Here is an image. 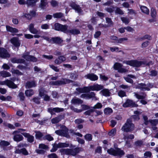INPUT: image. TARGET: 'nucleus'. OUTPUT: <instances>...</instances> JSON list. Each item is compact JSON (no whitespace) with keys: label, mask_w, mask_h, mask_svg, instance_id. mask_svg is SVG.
Segmentation results:
<instances>
[{"label":"nucleus","mask_w":158,"mask_h":158,"mask_svg":"<svg viewBox=\"0 0 158 158\" xmlns=\"http://www.w3.org/2000/svg\"><path fill=\"white\" fill-rule=\"evenodd\" d=\"M103 86L98 84H94L89 87H84L83 88H77L76 89V93L78 94L81 93L88 92L90 90L99 91L103 88Z\"/></svg>","instance_id":"f257e3e1"},{"label":"nucleus","mask_w":158,"mask_h":158,"mask_svg":"<svg viewBox=\"0 0 158 158\" xmlns=\"http://www.w3.org/2000/svg\"><path fill=\"white\" fill-rule=\"evenodd\" d=\"M134 127V125L132 123L131 120L127 119V122L122 127V130L124 132H129L133 130Z\"/></svg>","instance_id":"f03ea898"},{"label":"nucleus","mask_w":158,"mask_h":158,"mask_svg":"<svg viewBox=\"0 0 158 158\" xmlns=\"http://www.w3.org/2000/svg\"><path fill=\"white\" fill-rule=\"evenodd\" d=\"M60 130H57L55 131V133L57 135L64 136L66 138L69 137L68 133V129L64 126H62L60 127Z\"/></svg>","instance_id":"7ed1b4c3"},{"label":"nucleus","mask_w":158,"mask_h":158,"mask_svg":"<svg viewBox=\"0 0 158 158\" xmlns=\"http://www.w3.org/2000/svg\"><path fill=\"white\" fill-rule=\"evenodd\" d=\"M80 150L79 148H76L73 150L69 149H62L60 151L62 154L66 155H71L73 156L75 155Z\"/></svg>","instance_id":"20e7f679"},{"label":"nucleus","mask_w":158,"mask_h":158,"mask_svg":"<svg viewBox=\"0 0 158 158\" xmlns=\"http://www.w3.org/2000/svg\"><path fill=\"white\" fill-rule=\"evenodd\" d=\"M27 145L25 143H20L16 147L15 153H22L24 155H28V153L25 148H21L23 147H26Z\"/></svg>","instance_id":"39448f33"},{"label":"nucleus","mask_w":158,"mask_h":158,"mask_svg":"<svg viewBox=\"0 0 158 158\" xmlns=\"http://www.w3.org/2000/svg\"><path fill=\"white\" fill-rule=\"evenodd\" d=\"M109 154L114 156H122L124 154L123 151L121 150L118 148H111L107 150Z\"/></svg>","instance_id":"423d86ee"},{"label":"nucleus","mask_w":158,"mask_h":158,"mask_svg":"<svg viewBox=\"0 0 158 158\" xmlns=\"http://www.w3.org/2000/svg\"><path fill=\"white\" fill-rule=\"evenodd\" d=\"M123 63L133 67H140L143 64L141 61L136 60H125L123 62Z\"/></svg>","instance_id":"0eeeda50"},{"label":"nucleus","mask_w":158,"mask_h":158,"mask_svg":"<svg viewBox=\"0 0 158 158\" xmlns=\"http://www.w3.org/2000/svg\"><path fill=\"white\" fill-rule=\"evenodd\" d=\"M68 147H73V145L72 144H70V145L69 144L66 143H60L58 144L55 143L53 146L51 150V152H54L57 150L58 148H65Z\"/></svg>","instance_id":"6e6552de"},{"label":"nucleus","mask_w":158,"mask_h":158,"mask_svg":"<svg viewBox=\"0 0 158 158\" xmlns=\"http://www.w3.org/2000/svg\"><path fill=\"white\" fill-rule=\"evenodd\" d=\"M42 37L44 39L51 43H57L59 44L61 43L62 41V39L59 37L52 38H49L47 36H44Z\"/></svg>","instance_id":"1a4fd4ad"},{"label":"nucleus","mask_w":158,"mask_h":158,"mask_svg":"<svg viewBox=\"0 0 158 158\" xmlns=\"http://www.w3.org/2000/svg\"><path fill=\"white\" fill-rule=\"evenodd\" d=\"M123 65L118 63H115L113 66L114 69L118 70L119 73H126L128 70L122 67Z\"/></svg>","instance_id":"9d476101"},{"label":"nucleus","mask_w":158,"mask_h":158,"mask_svg":"<svg viewBox=\"0 0 158 158\" xmlns=\"http://www.w3.org/2000/svg\"><path fill=\"white\" fill-rule=\"evenodd\" d=\"M0 85H6L9 87L12 88H15L17 87V85L13 82L8 80H6L5 81H0Z\"/></svg>","instance_id":"9b49d317"},{"label":"nucleus","mask_w":158,"mask_h":158,"mask_svg":"<svg viewBox=\"0 0 158 158\" xmlns=\"http://www.w3.org/2000/svg\"><path fill=\"white\" fill-rule=\"evenodd\" d=\"M143 118L144 120V123L146 125H148L149 123H150L152 125L155 126L158 123V119H151L148 121L147 117L144 115L143 116Z\"/></svg>","instance_id":"f8f14e48"},{"label":"nucleus","mask_w":158,"mask_h":158,"mask_svg":"<svg viewBox=\"0 0 158 158\" xmlns=\"http://www.w3.org/2000/svg\"><path fill=\"white\" fill-rule=\"evenodd\" d=\"M81 106L82 108L81 109H78L73 106H71L70 108L72 110L76 113H80L83 110H88L90 108L89 106L86 105H82Z\"/></svg>","instance_id":"ddd939ff"},{"label":"nucleus","mask_w":158,"mask_h":158,"mask_svg":"<svg viewBox=\"0 0 158 158\" xmlns=\"http://www.w3.org/2000/svg\"><path fill=\"white\" fill-rule=\"evenodd\" d=\"M37 2V0H19L18 3L21 5L26 4L29 6H33Z\"/></svg>","instance_id":"4468645a"},{"label":"nucleus","mask_w":158,"mask_h":158,"mask_svg":"<svg viewBox=\"0 0 158 158\" xmlns=\"http://www.w3.org/2000/svg\"><path fill=\"white\" fill-rule=\"evenodd\" d=\"M152 85H151L150 84L146 85L145 84L141 83L139 84L138 85L137 87L143 90H149L150 88L152 87Z\"/></svg>","instance_id":"2eb2a0df"},{"label":"nucleus","mask_w":158,"mask_h":158,"mask_svg":"<svg viewBox=\"0 0 158 158\" xmlns=\"http://www.w3.org/2000/svg\"><path fill=\"white\" fill-rule=\"evenodd\" d=\"M123 106L124 107H137V105L131 100L129 99H127L126 102L123 104Z\"/></svg>","instance_id":"dca6fc26"},{"label":"nucleus","mask_w":158,"mask_h":158,"mask_svg":"<svg viewBox=\"0 0 158 158\" xmlns=\"http://www.w3.org/2000/svg\"><path fill=\"white\" fill-rule=\"evenodd\" d=\"M10 55L6 50L3 48H0V57L5 58L10 57Z\"/></svg>","instance_id":"f3484780"},{"label":"nucleus","mask_w":158,"mask_h":158,"mask_svg":"<svg viewBox=\"0 0 158 158\" xmlns=\"http://www.w3.org/2000/svg\"><path fill=\"white\" fill-rule=\"evenodd\" d=\"M10 41L11 43L16 47L18 48L20 45V41L18 38L13 37L10 39Z\"/></svg>","instance_id":"a211bd4d"},{"label":"nucleus","mask_w":158,"mask_h":158,"mask_svg":"<svg viewBox=\"0 0 158 158\" xmlns=\"http://www.w3.org/2000/svg\"><path fill=\"white\" fill-rule=\"evenodd\" d=\"M71 81L66 79H62L60 81H57L52 83L53 85H57L62 84H65L70 82Z\"/></svg>","instance_id":"6ab92c4d"},{"label":"nucleus","mask_w":158,"mask_h":158,"mask_svg":"<svg viewBox=\"0 0 158 158\" xmlns=\"http://www.w3.org/2000/svg\"><path fill=\"white\" fill-rule=\"evenodd\" d=\"M64 110L63 108L58 107L54 108H49L48 109V111L52 115L54 114L55 112L59 113L63 111Z\"/></svg>","instance_id":"aec40b11"},{"label":"nucleus","mask_w":158,"mask_h":158,"mask_svg":"<svg viewBox=\"0 0 158 158\" xmlns=\"http://www.w3.org/2000/svg\"><path fill=\"white\" fill-rule=\"evenodd\" d=\"M46 92L43 89H41L39 91V95L40 96L44 98L45 101H48L49 99V97L46 94Z\"/></svg>","instance_id":"412c9836"},{"label":"nucleus","mask_w":158,"mask_h":158,"mask_svg":"<svg viewBox=\"0 0 158 158\" xmlns=\"http://www.w3.org/2000/svg\"><path fill=\"white\" fill-rule=\"evenodd\" d=\"M23 57L28 61H32L34 62L36 61L37 59L35 57L30 56L28 52H27L23 55Z\"/></svg>","instance_id":"4be33fe9"},{"label":"nucleus","mask_w":158,"mask_h":158,"mask_svg":"<svg viewBox=\"0 0 158 158\" xmlns=\"http://www.w3.org/2000/svg\"><path fill=\"white\" fill-rule=\"evenodd\" d=\"M85 77L87 79H88L92 81L97 80L98 79L97 76L94 74H88L85 76Z\"/></svg>","instance_id":"5701e85b"},{"label":"nucleus","mask_w":158,"mask_h":158,"mask_svg":"<svg viewBox=\"0 0 158 158\" xmlns=\"http://www.w3.org/2000/svg\"><path fill=\"white\" fill-rule=\"evenodd\" d=\"M6 28L7 31L13 33V35H14V34L18 33L19 32V30L13 27L9 26H6Z\"/></svg>","instance_id":"b1692460"},{"label":"nucleus","mask_w":158,"mask_h":158,"mask_svg":"<svg viewBox=\"0 0 158 158\" xmlns=\"http://www.w3.org/2000/svg\"><path fill=\"white\" fill-rule=\"evenodd\" d=\"M95 94L94 92H91L89 94H82L81 97L82 98H85L87 99L95 98Z\"/></svg>","instance_id":"393cba45"},{"label":"nucleus","mask_w":158,"mask_h":158,"mask_svg":"<svg viewBox=\"0 0 158 158\" xmlns=\"http://www.w3.org/2000/svg\"><path fill=\"white\" fill-rule=\"evenodd\" d=\"M71 6L78 13H80L81 11V10L80 7L74 2H72L71 4Z\"/></svg>","instance_id":"a878e982"},{"label":"nucleus","mask_w":158,"mask_h":158,"mask_svg":"<svg viewBox=\"0 0 158 158\" xmlns=\"http://www.w3.org/2000/svg\"><path fill=\"white\" fill-rule=\"evenodd\" d=\"M21 134L27 138V140L29 142L31 143L33 141L34 139L33 136L30 135L29 134L27 133H23Z\"/></svg>","instance_id":"bb28decb"},{"label":"nucleus","mask_w":158,"mask_h":158,"mask_svg":"<svg viewBox=\"0 0 158 158\" xmlns=\"http://www.w3.org/2000/svg\"><path fill=\"white\" fill-rule=\"evenodd\" d=\"M66 60V58L64 56H60L55 61V63L57 64H60Z\"/></svg>","instance_id":"cd10ccee"},{"label":"nucleus","mask_w":158,"mask_h":158,"mask_svg":"<svg viewBox=\"0 0 158 158\" xmlns=\"http://www.w3.org/2000/svg\"><path fill=\"white\" fill-rule=\"evenodd\" d=\"M134 96L138 99H143L145 98L146 95L143 93H140L139 94L137 93H134Z\"/></svg>","instance_id":"c85d7f7f"},{"label":"nucleus","mask_w":158,"mask_h":158,"mask_svg":"<svg viewBox=\"0 0 158 158\" xmlns=\"http://www.w3.org/2000/svg\"><path fill=\"white\" fill-rule=\"evenodd\" d=\"M71 102L72 104L74 105L79 104L82 103L83 101L78 98H75L72 99Z\"/></svg>","instance_id":"c756f323"},{"label":"nucleus","mask_w":158,"mask_h":158,"mask_svg":"<svg viewBox=\"0 0 158 158\" xmlns=\"http://www.w3.org/2000/svg\"><path fill=\"white\" fill-rule=\"evenodd\" d=\"M25 86L26 88H29L35 87L36 84L34 81H28L27 82Z\"/></svg>","instance_id":"7c9ffc66"},{"label":"nucleus","mask_w":158,"mask_h":158,"mask_svg":"<svg viewBox=\"0 0 158 158\" xmlns=\"http://www.w3.org/2000/svg\"><path fill=\"white\" fill-rule=\"evenodd\" d=\"M130 78H135V77L132 75H128L127 77H124V79L127 82L132 83L133 82V80Z\"/></svg>","instance_id":"2f4dec72"},{"label":"nucleus","mask_w":158,"mask_h":158,"mask_svg":"<svg viewBox=\"0 0 158 158\" xmlns=\"http://www.w3.org/2000/svg\"><path fill=\"white\" fill-rule=\"evenodd\" d=\"M34 26L33 24H31L29 26V30L30 32L34 34L38 33V31L34 27Z\"/></svg>","instance_id":"473e14b6"},{"label":"nucleus","mask_w":158,"mask_h":158,"mask_svg":"<svg viewBox=\"0 0 158 158\" xmlns=\"http://www.w3.org/2000/svg\"><path fill=\"white\" fill-rule=\"evenodd\" d=\"M100 93L106 97L109 96L110 95V93L109 90L107 89H103L100 92Z\"/></svg>","instance_id":"72a5a7b5"},{"label":"nucleus","mask_w":158,"mask_h":158,"mask_svg":"<svg viewBox=\"0 0 158 158\" xmlns=\"http://www.w3.org/2000/svg\"><path fill=\"white\" fill-rule=\"evenodd\" d=\"M47 2L44 0H41L40 4L39 5V7L42 10L45 9V7L47 4Z\"/></svg>","instance_id":"f704fd0d"},{"label":"nucleus","mask_w":158,"mask_h":158,"mask_svg":"<svg viewBox=\"0 0 158 158\" xmlns=\"http://www.w3.org/2000/svg\"><path fill=\"white\" fill-rule=\"evenodd\" d=\"M0 74L1 76L4 77H9L11 76V74L9 72L5 71L0 72Z\"/></svg>","instance_id":"c9c22d12"},{"label":"nucleus","mask_w":158,"mask_h":158,"mask_svg":"<svg viewBox=\"0 0 158 158\" xmlns=\"http://www.w3.org/2000/svg\"><path fill=\"white\" fill-rule=\"evenodd\" d=\"M68 26L62 25L60 31L65 33H68L69 29H68Z\"/></svg>","instance_id":"e433bc0d"},{"label":"nucleus","mask_w":158,"mask_h":158,"mask_svg":"<svg viewBox=\"0 0 158 158\" xmlns=\"http://www.w3.org/2000/svg\"><path fill=\"white\" fill-rule=\"evenodd\" d=\"M134 114L135 115L133 116L132 117L135 120H138L139 119V115L141 113L140 111H134Z\"/></svg>","instance_id":"4c0bfd02"},{"label":"nucleus","mask_w":158,"mask_h":158,"mask_svg":"<svg viewBox=\"0 0 158 158\" xmlns=\"http://www.w3.org/2000/svg\"><path fill=\"white\" fill-rule=\"evenodd\" d=\"M80 33V31L77 29H69L68 33L73 35L78 34Z\"/></svg>","instance_id":"58836bf2"},{"label":"nucleus","mask_w":158,"mask_h":158,"mask_svg":"<svg viewBox=\"0 0 158 158\" xmlns=\"http://www.w3.org/2000/svg\"><path fill=\"white\" fill-rule=\"evenodd\" d=\"M23 139V137L22 136L20 135H16L14 137V140L17 142L20 141L22 140Z\"/></svg>","instance_id":"ea45409f"},{"label":"nucleus","mask_w":158,"mask_h":158,"mask_svg":"<svg viewBox=\"0 0 158 158\" xmlns=\"http://www.w3.org/2000/svg\"><path fill=\"white\" fill-rule=\"evenodd\" d=\"M140 9L143 12L146 14H148L149 13V10L145 6H142L140 7Z\"/></svg>","instance_id":"a19ab883"},{"label":"nucleus","mask_w":158,"mask_h":158,"mask_svg":"<svg viewBox=\"0 0 158 158\" xmlns=\"http://www.w3.org/2000/svg\"><path fill=\"white\" fill-rule=\"evenodd\" d=\"M26 95L27 97H30L34 94V91L32 89H28L25 92Z\"/></svg>","instance_id":"79ce46f5"},{"label":"nucleus","mask_w":158,"mask_h":158,"mask_svg":"<svg viewBox=\"0 0 158 158\" xmlns=\"http://www.w3.org/2000/svg\"><path fill=\"white\" fill-rule=\"evenodd\" d=\"M11 61L13 63H22L24 60L21 59H17L16 58H13L11 59Z\"/></svg>","instance_id":"37998d69"},{"label":"nucleus","mask_w":158,"mask_h":158,"mask_svg":"<svg viewBox=\"0 0 158 158\" xmlns=\"http://www.w3.org/2000/svg\"><path fill=\"white\" fill-rule=\"evenodd\" d=\"M110 51L112 52H120V49L117 47H113L110 48Z\"/></svg>","instance_id":"c03bdc74"},{"label":"nucleus","mask_w":158,"mask_h":158,"mask_svg":"<svg viewBox=\"0 0 158 158\" xmlns=\"http://www.w3.org/2000/svg\"><path fill=\"white\" fill-rule=\"evenodd\" d=\"M112 109L109 107L105 108L104 110V113L107 114H110L112 112Z\"/></svg>","instance_id":"a18cd8bd"},{"label":"nucleus","mask_w":158,"mask_h":158,"mask_svg":"<svg viewBox=\"0 0 158 158\" xmlns=\"http://www.w3.org/2000/svg\"><path fill=\"white\" fill-rule=\"evenodd\" d=\"M116 132V129L115 128H114L109 132L108 135L109 136L113 137L115 135Z\"/></svg>","instance_id":"49530a36"},{"label":"nucleus","mask_w":158,"mask_h":158,"mask_svg":"<svg viewBox=\"0 0 158 158\" xmlns=\"http://www.w3.org/2000/svg\"><path fill=\"white\" fill-rule=\"evenodd\" d=\"M63 15V14L61 12L57 13L53 15V17L56 18H60L62 17Z\"/></svg>","instance_id":"de8ad7c7"},{"label":"nucleus","mask_w":158,"mask_h":158,"mask_svg":"<svg viewBox=\"0 0 158 158\" xmlns=\"http://www.w3.org/2000/svg\"><path fill=\"white\" fill-rule=\"evenodd\" d=\"M122 22L126 24H127L129 22V19L126 17H123L121 18Z\"/></svg>","instance_id":"09e8293b"},{"label":"nucleus","mask_w":158,"mask_h":158,"mask_svg":"<svg viewBox=\"0 0 158 158\" xmlns=\"http://www.w3.org/2000/svg\"><path fill=\"white\" fill-rule=\"evenodd\" d=\"M62 25L58 23H55V29L57 31H60Z\"/></svg>","instance_id":"8fccbe9b"},{"label":"nucleus","mask_w":158,"mask_h":158,"mask_svg":"<svg viewBox=\"0 0 158 158\" xmlns=\"http://www.w3.org/2000/svg\"><path fill=\"white\" fill-rule=\"evenodd\" d=\"M9 143L5 141H2L0 143V145L2 147H4L9 145Z\"/></svg>","instance_id":"3c124183"},{"label":"nucleus","mask_w":158,"mask_h":158,"mask_svg":"<svg viewBox=\"0 0 158 158\" xmlns=\"http://www.w3.org/2000/svg\"><path fill=\"white\" fill-rule=\"evenodd\" d=\"M43 136V135L41 132L40 131L36 132L35 137L36 139H40Z\"/></svg>","instance_id":"603ef678"},{"label":"nucleus","mask_w":158,"mask_h":158,"mask_svg":"<svg viewBox=\"0 0 158 158\" xmlns=\"http://www.w3.org/2000/svg\"><path fill=\"white\" fill-rule=\"evenodd\" d=\"M60 120L59 117H57L52 119L51 120L52 123L53 124H55L58 123Z\"/></svg>","instance_id":"864d4df0"},{"label":"nucleus","mask_w":158,"mask_h":158,"mask_svg":"<svg viewBox=\"0 0 158 158\" xmlns=\"http://www.w3.org/2000/svg\"><path fill=\"white\" fill-rule=\"evenodd\" d=\"M85 139L88 141H90L92 139V136L90 134H87L85 136Z\"/></svg>","instance_id":"5fc2aeb1"},{"label":"nucleus","mask_w":158,"mask_h":158,"mask_svg":"<svg viewBox=\"0 0 158 158\" xmlns=\"http://www.w3.org/2000/svg\"><path fill=\"white\" fill-rule=\"evenodd\" d=\"M118 96L121 97H123L126 96L125 92L123 90L119 91L118 93Z\"/></svg>","instance_id":"6e6d98bb"},{"label":"nucleus","mask_w":158,"mask_h":158,"mask_svg":"<svg viewBox=\"0 0 158 158\" xmlns=\"http://www.w3.org/2000/svg\"><path fill=\"white\" fill-rule=\"evenodd\" d=\"M22 17H24L28 19H32L30 15V12L29 13H23V15Z\"/></svg>","instance_id":"4d7b16f0"},{"label":"nucleus","mask_w":158,"mask_h":158,"mask_svg":"<svg viewBox=\"0 0 158 158\" xmlns=\"http://www.w3.org/2000/svg\"><path fill=\"white\" fill-rule=\"evenodd\" d=\"M134 138V135L132 134H130L129 135H125L124 136V139L125 140L132 139Z\"/></svg>","instance_id":"13d9d810"},{"label":"nucleus","mask_w":158,"mask_h":158,"mask_svg":"<svg viewBox=\"0 0 158 158\" xmlns=\"http://www.w3.org/2000/svg\"><path fill=\"white\" fill-rule=\"evenodd\" d=\"M127 40V38H120L118 39L116 41V43H122L123 41H126Z\"/></svg>","instance_id":"bf43d9fd"},{"label":"nucleus","mask_w":158,"mask_h":158,"mask_svg":"<svg viewBox=\"0 0 158 158\" xmlns=\"http://www.w3.org/2000/svg\"><path fill=\"white\" fill-rule=\"evenodd\" d=\"M69 133L72 134V135H75L80 137H82V135L81 134L79 133L74 132L72 130H69Z\"/></svg>","instance_id":"052dcab7"},{"label":"nucleus","mask_w":158,"mask_h":158,"mask_svg":"<svg viewBox=\"0 0 158 158\" xmlns=\"http://www.w3.org/2000/svg\"><path fill=\"white\" fill-rule=\"evenodd\" d=\"M115 12L116 14L120 15H123L124 14L123 11L118 7L116 8V9L115 10Z\"/></svg>","instance_id":"680f3d73"},{"label":"nucleus","mask_w":158,"mask_h":158,"mask_svg":"<svg viewBox=\"0 0 158 158\" xmlns=\"http://www.w3.org/2000/svg\"><path fill=\"white\" fill-rule=\"evenodd\" d=\"M101 34V32L100 31H97L94 35V37L95 38H98Z\"/></svg>","instance_id":"e2e57ef3"},{"label":"nucleus","mask_w":158,"mask_h":158,"mask_svg":"<svg viewBox=\"0 0 158 158\" xmlns=\"http://www.w3.org/2000/svg\"><path fill=\"white\" fill-rule=\"evenodd\" d=\"M45 139L49 141L53 140V138L50 135H48L45 136Z\"/></svg>","instance_id":"0e129e2a"},{"label":"nucleus","mask_w":158,"mask_h":158,"mask_svg":"<svg viewBox=\"0 0 158 158\" xmlns=\"http://www.w3.org/2000/svg\"><path fill=\"white\" fill-rule=\"evenodd\" d=\"M151 15L152 17H155L156 15V12L154 8H152L151 10Z\"/></svg>","instance_id":"69168bd1"},{"label":"nucleus","mask_w":158,"mask_h":158,"mask_svg":"<svg viewBox=\"0 0 158 158\" xmlns=\"http://www.w3.org/2000/svg\"><path fill=\"white\" fill-rule=\"evenodd\" d=\"M49 26L47 24H44L41 25V28L43 29H47L49 28Z\"/></svg>","instance_id":"338daca9"},{"label":"nucleus","mask_w":158,"mask_h":158,"mask_svg":"<svg viewBox=\"0 0 158 158\" xmlns=\"http://www.w3.org/2000/svg\"><path fill=\"white\" fill-rule=\"evenodd\" d=\"M2 68L5 70H8L10 69V67L9 65L6 64L4 63L2 66Z\"/></svg>","instance_id":"774afa93"}]
</instances>
